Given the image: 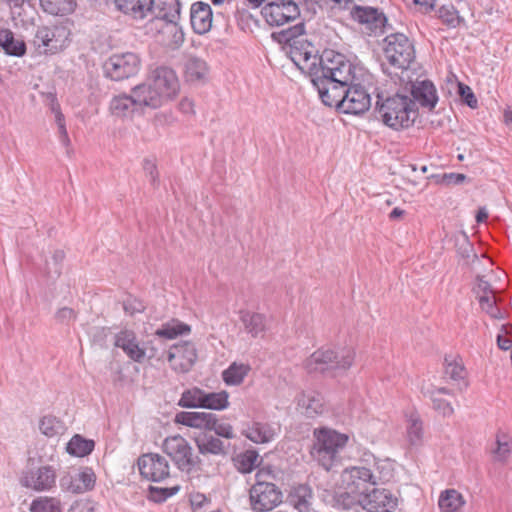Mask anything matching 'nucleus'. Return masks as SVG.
Masks as SVG:
<instances>
[{
	"instance_id": "72a5a7b5",
	"label": "nucleus",
	"mask_w": 512,
	"mask_h": 512,
	"mask_svg": "<svg viewBox=\"0 0 512 512\" xmlns=\"http://www.w3.org/2000/svg\"><path fill=\"white\" fill-rule=\"evenodd\" d=\"M312 498V489L306 484L294 487L289 495L291 505L299 512H308L310 510Z\"/></svg>"
},
{
	"instance_id": "4c0bfd02",
	"label": "nucleus",
	"mask_w": 512,
	"mask_h": 512,
	"mask_svg": "<svg viewBox=\"0 0 512 512\" xmlns=\"http://www.w3.org/2000/svg\"><path fill=\"white\" fill-rule=\"evenodd\" d=\"M93 440L85 439L81 435H74L67 444V452L70 455L84 457L89 455L94 449Z\"/></svg>"
},
{
	"instance_id": "b1692460",
	"label": "nucleus",
	"mask_w": 512,
	"mask_h": 512,
	"mask_svg": "<svg viewBox=\"0 0 512 512\" xmlns=\"http://www.w3.org/2000/svg\"><path fill=\"white\" fill-rule=\"evenodd\" d=\"M282 502V493L269 481L258 479V512L270 511Z\"/></svg>"
},
{
	"instance_id": "4468645a",
	"label": "nucleus",
	"mask_w": 512,
	"mask_h": 512,
	"mask_svg": "<svg viewBox=\"0 0 512 512\" xmlns=\"http://www.w3.org/2000/svg\"><path fill=\"white\" fill-rule=\"evenodd\" d=\"M351 17L371 34L377 35L385 32L387 17L378 8L356 5L351 10Z\"/></svg>"
},
{
	"instance_id": "9d476101",
	"label": "nucleus",
	"mask_w": 512,
	"mask_h": 512,
	"mask_svg": "<svg viewBox=\"0 0 512 512\" xmlns=\"http://www.w3.org/2000/svg\"><path fill=\"white\" fill-rule=\"evenodd\" d=\"M140 69V58L136 53L113 54L104 64L105 74L115 81L132 77Z\"/></svg>"
},
{
	"instance_id": "49530a36",
	"label": "nucleus",
	"mask_w": 512,
	"mask_h": 512,
	"mask_svg": "<svg viewBox=\"0 0 512 512\" xmlns=\"http://www.w3.org/2000/svg\"><path fill=\"white\" fill-rule=\"evenodd\" d=\"M203 390L198 387L185 390L178 401L183 408H201Z\"/></svg>"
},
{
	"instance_id": "e433bc0d",
	"label": "nucleus",
	"mask_w": 512,
	"mask_h": 512,
	"mask_svg": "<svg viewBox=\"0 0 512 512\" xmlns=\"http://www.w3.org/2000/svg\"><path fill=\"white\" fill-rule=\"evenodd\" d=\"M362 496L352 490L336 492L333 497V505L342 510H351L357 505H361Z\"/></svg>"
},
{
	"instance_id": "5fc2aeb1",
	"label": "nucleus",
	"mask_w": 512,
	"mask_h": 512,
	"mask_svg": "<svg viewBox=\"0 0 512 512\" xmlns=\"http://www.w3.org/2000/svg\"><path fill=\"white\" fill-rule=\"evenodd\" d=\"M238 25L244 32L252 33L256 27V19L246 9L238 10L237 14Z\"/></svg>"
},
{
	"instance_id": "3c124183",
	"label": "nucleus",
	"mask_w": 512,
	"mask_h": 512,
	"mask_svg": "<svg viewBox=\"0 0 512 512\" xmlns=\"http://www.w3.org/2000/svg\"><path fill=\"white\" fill-rule=\"evenodd\" d=\"M280 432V424L276 421L258 423V443H268Z\"/></svg>"
},
{
	"instance_id": "9b49d317",
	"label": "nucleus",
	"mask_w": 512,
	"mask_h": 512,
	"mask_svg": "<svg viewBox=\"0 0 512 512\" xmlns=\"http://www.w3.org/2000/svg\"><path fill=\"white\" fill-rule=\"evenodd\" d=\"M261 15L270 26H281L300 16V7L295 0H274L261 8Z\"/></svg>"
},
{
	"instance_id": "aec40b11",
	"label": "nucleus",
	"mask_w": 512,
	"mask_h": 512,
	"mask_svg": "<svg viewBox=\"0 0 512 512\" xmlns=\"http://www.w3.org/2000/svg\"><path fill=\"white\" fill-rule=\"evenodd\" d=\"M114 345L122 349L126 356L134 362L142 363L146 358V349L132 330L123 329L118 332L115 335Z\"/></svg>"
},
{
	"instance_id": "680f3d73",
	"label": "nucleus",
	"mask_w": 512,
	"mask_h": 512,
	"mask_svg": "<svg viewBox=\"0 0 512 512\" xmlns=\"http://www.w3.org/2000/svg\"><path fill=\"white\" fill-rule=\"evenodd\" d=\"M124 311L129 315H134L135 313L143 312L145 306L143 303L137 299H127L123 304Z\"/></svg>"
},
{
	"instance_id": "bb28decb",
	"label": "nucleus",
	"mask_w": 512,
	"mask_h": 512,
	"mask_svg": "<svg viewBox=\"0 0 512 512\" xmlns=\"http://www.w3.org/2000/svg\"><path fill=\"white\" fill-rule=\"evenodd\" d=\"M297 406L301 413L313 418L325 410L324 398L317 391L302 392L297 399Z\"/></svg>"
},
{
	"instance_id": "39448f33",
	"label": "nucleus",
	"mask_w": 512,
	"mask_h": 512,
	"mask_svg": "<svg viewBox=\"0 0 512 512\" xmlns=\"http://www.w3.org/2000/svg\"><path fill=\"white\" fill-rule=\"evenodd\" d=\"M383 55L389 67L382 64L383 71L389 75L407 70L415 60L412 41L403 33H391L383 39Z\"/></svg>"
},
{
	"instance_id": "c85d7f7f",
	"label": "nucleus",
	"mask_w": 512,
	"mask_h": 512,
	"mask_svg": "<svg viewBox=\"0 0 512 512\" xmlns=\"http://www.w3.org/2000/svg\"><path fill=\"white\" fill-rule=\"evenodd\" d=\"M423 394L430 398L433 404V409L444 417L451 416L454 413L451 402L444 398V395L453 396L451 390L445 387H432L424 390Z\"/></svg>"
},
{
	"instance_id": "69168bd1",
	"label": "nucleus",
	"mask_w": 512,
	"mask_h": 512,
	"mask_svg": "<svg viewBox=\"0 0 512 512\" xmlns=\"http://www.w3.org/2000/svg\"><path fill=\"white\" fill-rule=\"evenodd\" d=\"M143 168H144L146 174L150 176L151 184L155 185L156 182H157V179H158V173H157L156 165L152 161H150V160H145Z\"/></svg>"
},
{
	"instance_id": "7ed1b4c3",
	"label": "nucleus",
	"mask_w": 512,
	"mask_h": 512,
	"mask_svg": "<svg viewBox=\"0 0 512 512\" xmlns=\"http://www.w3.org/2000/svg\"><path fill=\"white\" fill-rule=\"evenodd\" d=\"M376 107L383 124L396 131L411 127L419 115L414 100L400 91L386 98L378 95Z\"/></svg>"
},
{
	"instance_id": "412c9836",
	"label": "nucleus",
	"mask_w": 512,
	"mask_h": 512,
	"mask_svg": "<svg viewBox=\"0 0 512 512\" xmlns=\"http://www.w3.org/2000/svg\"><path fill=\"white\" fill-rule=\"evenodd\" d=\"M410 97L428 110H432L438 101V96L434 84L430 80H422L410 83Z\"/></svg>"
},
{
	"instance_id": "a18cd8bd",
	"label": "nucleus",
	"mask_w": 512,
	"mask_h": 512,
	"mask_svg": "<svg viewBox=\"0 0 512 512\" xmlns=\"http://www.w3.org/2000/svg\"><path fill=\"white\" fill-rule=\"evenodd\" d=\"M233 462L239 472L250 473L256 467V451L247 450L239 453L233 458Z\"/></svg>"
},
{
	"instance_id": "603ef678",
	"label": "nucleus",
	"mask_w": 512,
	"mask_h": 512,
	"mask_svg": "<svg viewBox=\"0 0 512 512\" xmlns=\"http://www.w3.org/2000/svg\"><path fill=\"white\" fill-rule=\"evenodd\" d=\"M65 259V253L63 250H55L50 260L46 261L47 274L52 277H59L61 274L62 263Z\"/></svg>"
},
{
	"instance_id": "bf43d9fd",
	"label": "nucleus",
	"mask_w": 512,
	"mask_h": 512,
	"mask_svg": "<svg viewBox=\"0 0 512 512\" xmlns=\"http://www.w3.org/2000/svg\"><path fill=\"white\" fill-rule=\"evenodd\" d=\"M77 313L69 307L60 308L56 314L55 319L61 324H70L76 320Z\"/></svg>"
},
{
	"instance_id": "c9c22d12",
	"label": "nucleus",
	"mask_w": 512,
	"mask_h": 512,
	"mask_svg": "<svg viewBox=\"0 0 512 512\" xmlns=\"http://www.w3.org/2000/svg\"><path fill=\"white\" fill-rule=\"evenodd\" d=\"M229 395L226 391L206 392L203 390L201 408L210 410H223L229 405Z\"/></svg>"
},
{
	"instance_id": "774afa93",
	"label": "nucleus",
	"mask_w": 512,
	"mask_h": 512,
	"mask_svg": "<svg viewBox=\"0 0 512 512\" xmlns=\"http://www.w3.org/2000/svg\"><path fill=\"white\" fill-rule=\"evenodd\" d=\"M497 344L501 350L507 351L512 347V338L503 335H498Z\"/></svg>"
},
{
	"instance_id": "052dcab7",
	"label": "nucleus",
	"mask_w": 512,
	"mask_h": 512,
	"mask_svg": "<svg viewBox=\"0 0 512 512\" xmlns=\"http://www.w3.org/2000/svg\"><path fill=\"white\" fill-rule=\"evenodd\" d=\"M275 473L276 468L274 466L265 464L263 459L258 462V479L266 481L274 479Z\"/></svg>"
},
{
	"instance_id": "2eb2a0df",
	"label": "nucleus",
	"mask_w": 512,
	"mask_h": 512,
	"mask_svg": "<svg viewBox=\"0 0 512 512\" xmlns=\"http://www.w3.org/2000/svg\"><path fill=\"white\" fill-rule=\"evenodd\" d=\"M147 79L166 101L174 98L179 91L177 75L169 67L160 66L155 68Z\"/></svg>"
},
{
	"instance_id": "f704fd0d",
	"label": "nucleus",
	"mask_w": 512,
	"mask_h": 512,
	"mask_svg": "<svg viewBox=\"0 0 512 512\" xmlns=\"http://www.w3.org/2000/svg\"><path fill=\"white\" fill-rule=\"evenodd\" d=\"M438 504L441 512H459L465 501L458 491L448 489L441 493Z\"/></svg>"
},
{
	"instance_id": "8fccbe9b",
	"label": "nucleus",
	"mask_w": 512,
	"mask_h": 512,
	"mask_svg": "<svg viewBox=\"0 0 512 512\" xmlns=\"http://www.w3.org/2000/svg\"><path fill=\"white\" fill-rule=\"evenodd\" d=\"M438 17L445 25L451 28H456L461 22L459 12L452 4L442 5L438 10Z\"/></svg>"
},
{
	"instance_id": "0e129e2a",
	"label": "nucleus",
	"mask_w": 512,
	"mask_h": 512,
	"mask_svg": "<svg viewBox=\"0 0 512 512\" xmlns=\"http://www.w3.org/2000/svg\"><path fill=\"white\" fill-rule=\"evenodd\" d=\"M241 321H242L245 329L248 332H250V333L254 332V330L256 329V322H255V315L253 313L242 311L241 312Z\"/></svg>"
},
{
	"instance_id": "dca6fc26",
	"label": "nucleus",
	"mask_w": 512,
	"mask_h": 512,
	"mask_svg": "<svg viewBox=\"0 0 512 512\" xmlns=\"http://www.w3.org/2000/svg\"><path fill=\"white\" fill-rule=\"evenodd\" d=\"M95 483L96 475L90 467H83L74 473L68 472L60 478L62 490L77 494L91 491Z\"/></svg>"
},
{
	"instance_id": "473e14b6",
	"label": "nucleus",
	"mask_w": 512,
	"mask_h": 512,
	"mask_svg": "<svg viewBox=\"0 0 512 512\" xmlns=\"http://www.w3.org/2000/svg\"><path fill=\"white\" fill-rule=\"evenodd\" d=\"M0 47L5 54L14 57H22L26 54V43L16 37L10 29H0Z\"/></svg>"
},
{
	"instance_id": "f03ea898",
	"label": "nucleus",
	"mask_w": 512,
	"mask_h": 512,
	"mask_svg": "<svg viewBox=\"0 0 512 512\" xmlns=\"http://www.w3.org/2000/svg\"><path fill=\"white\" fill-rule=\"evenodd\" d=\"M303 35V23H298L278 33H272L273 39L277 42L289 44L292 61L299 69L309 74L313 86L317 88V82L324 80L328 76V73L324 70V68H326V63H324L326 54H342L334 50L326 49L318 56L315 47L310 42L300 38Z\"/></svg>"
},
{
	"instance_id": "58836bf2",
	"label": "nucleus",
	"mask_w": 512,
	"mask_h": 512,
	"mask_svg": "<svg viewBox=\"0 0 512 512\" xmlns=\"http://www.w3.org/2000/svg\"><path fill=\"white\" fill-rule=\"evenodd\" d=\"M43 9L52 15H67L76 8L75 0H40Z\"/></svg>"
},
{
	"instance_id": "37998d69",
	"label": "nucleus",
	"mask_w": 512,
	"mask_h": 512,
	"mask_svg": "<svg viewBox=\"0 0 512 512\" xmlns=\"http://www.w3.org/2000/svg\"><path fill=\"white\" fill-rule=\"evenodd\" d=\"M189 332L190 327L187 324H184L178 320H172L163 324L161 328L157 329L155 335L161 338L174 339L179 335L187 334Z\"/></svg>"
},
{
	"instance_id": "0eeeda50",
	"label": "nucleus",
	"mask_w": 512,
	"mask_h": 512,
	"mask_svg": "<svg viewBox=\"0 0 512 512\" xmlns=\"http://www.w3.org/2000/svg\"><path fill=\"white\" fill-rule=\"evenodd\" d=\"M70 34L66 23L39 26L32 42L39 53L55 54L68 45Z\"/></svg>"
},
{
	"instance_id": "a211bd4d",
	"label": "nucleus",
	"mask_w": 512,
	"mask_h": 512,
	"mask_svg": "<svg viewBox=\"0 0 512 512\" xmlns=\"http://www.w3.org/2000/svg\"><path fill=\"white\" fill-rule=\"evenodd\" d=\"M167 359L175 371L188 372L197 359L196 348L187 341L175 344L169 349Z\"/></svg>"
},
{
	"instance_id": "a878e982",
	"label": "nucleus",
	"mask_w": 512,
	"mask_h": 512,
	"mask_svg": "<svg viewBox=\"0 0 512 512\" xmlns=\"http://www.w3.org/2000/svg\"><path fill=\"white\" fill-rule=\"evenodd\" d=\"M175 422L184 426L211 431L215 423V414L211 412H178Z\"/></svg>"
},
{
	"instance_id": "ddd939ff",
	"label": "nucleus",
	"mask_w": 512,
	"mask_h": 512,
	"mask_svg": "<svg viewBox=\"0 0 512 512\" xmlns=\"http://www.w3.org/2000/svg\"><path fill=\"white\" fill-rule=\"evenodd\" d=\"M483 278V276L478 275L476 278L477 284L473 288L480 308L493 319H503L505 312L499 307L501 298L491 287L490 283Z\"/></svg>"
},
{
	"instance_id": "423d86ee",
	"label": "nucleus",
	"mask_w": 512,
	"mask_h": 512,
	"mask_svg": "<svg viewBox=\"0 0 512 512\" xmlns=\"http://www.w3.org/2000/svg\"><path fill=\"white\" fill-rule=\"evenodd\" d=\"M354 350L349 347L333 349H319L315 351L305 362V368L309 373L332 370H346L354 361Z\"/></svg>"
},
{
	"instance_id": "1a4fd4ad",
	"label": "nucleus",
	"mask_w": 512,
	"mask_h": 512,
	"mask_svg": "<svg viewBox=\"0 0 512 512\" xmlns=\"http://www.w3.org/2000/svg\"><path fill=\"white\" fill-rule=\"evenodd\" d=\"M162 448L181 471L190 472L199 462L189 442L180 435L167 437L163 441Z\"/></svg>"
},
{
	"instance_id": "09e8293b",
	"label": "nucleus",
	"mask_w": 512,
	"mask_h": 512,
	"mask_svg": "<svg viewBox=\"0 0 512 512\" xmlns=\"http://www.w3.org/2000/svg\"><path fill=\"white\" fill-rule=\"evenodd\" d=\"M407 437L411 445L421 444L423 439V426L418 416L411 415L407 425Z\"/></svg>"
},
{
	"instance_id": "338daca9",
	"label": "nucleus",
	"mask_w": 512,
	"mask_h": 512,
	"mask_svg": "<svg viewBox=\"0 0 512 512\" xmlns=\"http://www.w3.org/2000/svg\"><path fill=\"white\" fill-rule=\"evenodd\" d=\"M179 109L184 114H193L194 103L190 98L185 97L179 102Z\"/></svg>"
},
{
	"instance_id": "393cba45",
	"label": "nucleus",
	"mask_w": 512,
	"mask_h": 512,
	"mask_svg": "<svg viewBox=\"0 0 512 512\" xmlns=\"http://www.w3.org/2000/svg\"><path fill=\"white\" fill-rule=\"evenodd\" d=\"M195 444L203 456H226L228 447L222 440L207 432H201L195 437Z\"/></svg>"
},
{
	"instance_id": "e2e57ef3",
	"label": "nucleus",
	"mask_w": 512,
	"mask_h": 512,
	"mask_svg": "<svg viewBox=\"0 0 512 512\" xmlns=\"http://www.w3.org/2000/svg\"><path fill=\"white\" fill-rule=\"evenodd\" d=\"M68 512H95L94 505L88 500L75 501Z\"/></svg>"
},
{
	"instance_id": "5701e85b",
	"label": "nucleus",
	"mask_w": 512,
	"mask_h": 512,
	"mask_svg": "<svg viewBox=\"0 0 512 512\" xmlns=\"http://www.w3.org/2000/svg\"><path fill=\"white\" fill-rule=\"evenodd\" d=\"M213 13L211 6L203 1H197L190 8V23L197 34H205L212 27Z\"/></svg>"
},
{
	"instance_id": "20e7f679",
	"label": "nucleus",
	"mask_w": 512,
	"mask_h": 512,
	"mask_svg": "<svg viewBox=\"0 0 512 512\" xmlns=\"http://www.w3.org/2000/svg\"><path fill=\"white\" fill-rule=\"evenodd\" d=\"M313 438L310 450L313 460L326 471L340 465L342 452L349 440L348 435L328 427H321L314 429Z\"/></svg>"
},
{
	"instance_id": "de8ad7c7",
	"label": "nucleus",
	"mask_w": 512,
	"mask_h": 512,
	"mask_svg": "<svg viewBox=\"0 0 512 512\" xmlns=\"http://www.w3.org/2000/svg\"><path fill=\"white\" fill-rule=\"evenodd\" d=\"M61 502L53 497H40L35 499L30 507L31 512H61Z\"/></svg>"
},
{
	"instance_id": "cd10ccee",
	"label": "nucleus",
	"mask_w": 512,
	"mask_h": 512,
	"mask_svg": "<svg viewBox=\"0 0 512 512\" xmlns=\"http://www.w3.org/2000/svg\"><path fill=\"white\" fill-rule=\"evenodd\" d=\"M149 14L168 23H176L180 18L181 4L179 0H152Z\"/></svg>"
},
{
	"instance_id": "c756f323",
	"label": "nucleus",
	"mask_w": 512,
	"mask_h": 512,
	"mask_svg": "<svg viewBox=\"0 0 512 512\" xmlns=\"http://www.w3.org/2000/svg\"><path fill=\"white\" fill-rule=\"evenodd\" d=\"M184 75L190 83H204L208 79L209 67L203 59L191 56L185 62Z\"/></svg>"
},
{
	"instance_id": "6e6552de",
	"label": "nucleus",
	"mask_w": 512,
	"mask_h": 512,
	"mask_svg": "<svg viewBox=\"0 0 512 512\" xmlns=\"http://www.w3.org/2000/svg\"><path fill=\"white\" fill-rule=\"evenodd\" d=\"M390 477L389 471L376 475L370 469L362 466L348 467L341 474L345 489L352 490L361 496L368 492L369 485H375L378 481H388Z\"/></svg>"
},
{
	"instance_id": "6ab92c4d",
	"label": "nucleus",
	"mask_w": 512,
	"mask_h": 512,
	"mask_svg": "<svg viewBox=\"0 0 512 512\" xmlns=\"http://www.w3.org/2000/svg\"><path fill=\"white\" fill-rule=\"evenodd\" d=\"M21 483L36 491L49 490L56 483V470L49 465L31 469L24 474Z\"/></svg>"
},
{
	"instance_id": "79ce46f5",
	"label": "nucleus",
	"mask_w": 512,
	"mask_h": 512,
	"mask_svg": "<svg viewBox=\"0 0 512 512\" xmlns=\"http://www.w3.org/2000/svg\"><path fill=\"white\" fill-rule=\"evenodd\" d=\"M250 371V367L245 364L232 363L222 373V378L227 385H239Z\"/></svg>"
},
{
	"instance_id": "f3484780",
	"label": "nucleus",
	"mask_w": 512,
	"mask_h": 512,
	"mask_svg": "<svg viewBox=\"0 0 512 512\" xmlns=\"http://www.w3.org/2000/svg\"><path fill=\"white\" fill-rule=\"evenodd\" d=\"M361 506L368 512H393L397 498L387 489L373 488L362 496Z\"/></svg>"
},
{
	"instance_id": "2f4dec72",
	"label": "nucleus",
	"mask_w": 512,
	"mask_h": 512,
	"mask_svg": "<svg viewBox=\"0 0 512 512\" xmlns=\"http://www.w3.org/2000/svg\"><path fill=\"white\" fill-rule=\"evenodd\" d=\"M109 109L114 116L130 117L140 108L138 104H136L134 95L131 93L130 95L120 94L114 96L110 101Z\"/></svg>"
},
{
	"instance_id": "f257e3e1",
	"label": "nucleus",
	"mask_w": 512,
	"mask_h": 512,
	"mask_svg": "<svg viewBox=\"0 0 512 512\" xmlns=\"http://www.w3.org/2000/svg\"><path fill=\"white\" fill-rule=\"evenodd\" d=\"M328 76L317 82L322 103L342 109L346 114H362L371 106L367 91L356 81L363 75L362 67L355 65L345 55L327 53L325 56Z\"/></svg>"
},
{
	"instance_id": "7c9ffc66",
	"label": "nucleus",
	"mask_w": 512,
	"mask_h": 512,
	"mask_svg": "<svg viewBox=\"0 0 512 512\" xmlns=\"http://www.w3.org/2000/svg\"><path fill=\"white\" fill-rule=\"evenodd\" d=\"M152 0H115L116 8L133 19H143L149 15Z\"/></svg>"
},
{
	"instance_id": "f8f14e48",
	"label": "nucleus",
	"mask_w": 512,
	"mask_h": 512,
	"mask_svg": "<svg viewBox=\"0 0 512 512\" xmlns=\"http://www.w3.org/2000/svg\"><path fill=\"white\" fill-rule=\"evenodd\" d=\"M141 476L149 481L161 482L170 476L167 459L158 453H146L137 461Z\"/></svg>"
},
{
	"instance_id": "4be33fe9",
	"label": "nucleus",
	"mask_w": 512,
	"mask_h": 512,
	"mask_svg": "<svg viewBox=\"0 0 512 512\" xmlns=\"http://www.w3.org/2000/svg\"><path fill=\"white\" fill-rule=\"evenodd\" d=\"M131 93L134 95L136 104L140 109L144 107L157 109L167 102L148 79L133 87Z\"/></svg>"
},
{
	"instance_id": "4d7b16f0",
	"label": "nucleus",
	"mask_w": 512,
	"mask_h": 512,
	"mask_svg": "<svg viewBox=\"0 0 512 512\" xmlns=\"http://www.w3.org/2000/svg\"><path fill=\"white\" fill-rule=\"evenodd\" d=\"M211 431H214L217 436L226 439H232L235 436L233 427L229 423L219 422L216 415L215 423L213 424V427H211Z\"/></svg>"
},
{
	"instance_id": "864d4df0",
	"label": "nucleus",
	"mask_w": 512,
	"mask_h": 512,
	"mask_svg": "<svg viewBox=\"0 0 512 512\" xmlns=\"http://www.w3.org/2000/svg\"><path fill=\"white\" fill-rule=\"evenodd\" d=\"M179 491V487H171V488H159V487H150L149 489V498L157 503H161L166 501L169 497L175 495Z\"/></svg>"
},
{
	"instance_id": "a19ab883",
	"label": "nucleus",
	"mask_w": 512,
	"mask_h": 512,
	"mask_svg": "<svg viewBox=\"0 0 512 512\" xmlns=\"http://www.w3.org/2000/svg\"><path fill=\"white\" fill-rule=\"evenodd\" d=\"M512 451V438L503 433L496 436V447L492 450L494 461L504 463L508 460Z\"/></svg>"
},
{
	"instance_id": "ea45409f",
	"label": "nucleus",
	"mask_w": 512,
	"mask_h": 512,
	"mask_svg": "<svg viewBox=\"0 0 512 512\" xmlns=\"http://www.w3.org/2000/svg\"><path fill=\"white\" fill-rule=\"evenodd\" d=\"M39 429L47 437H56L62 435L66 427L64 423L53 415H46L39 422Z\"/></svg>"
},
{
	"instance_id": "c03bdc74",
	"label": "nucleus",
	"mask_w": 512,
	"mask_h": 512,
	"mask_svg": "<svg viewBox=\"0 0 512 512\" xmlns=\"http://www.w3.org/2000/svg\"><path fill=\"white\" fill-rule=\"evenodd\" d=\"M445 375L453 381L464 380L466 371L462 359L457 356L445 358Z\"/></svg>"
},
{
	"instance_id": "6e6d98bb",
	"label": "nucleus",
	"mask_w": 512,
	"mask_h": 512,
	"mask_svg": "<svg viewBox=\"0 0 512 512\" xmlns=\"http://www.w3.org/2000/svg\"><path fill=\"white\" fill-rule=\"evenodd\" d=\"M457 253L463 260H465L466 264L474 262L478 259L477 254L474 252L473 246L470 244L466 237L461 243L458 244Z\"/></svg>"
},
{
	"instance_id": "13d9d810",
	"label": "nucleus",
	"mask_w": 512,
	"mask_h": 512,
	"mask_svg": "<svg viewBox=\"0 0 512 512\" xmlns=\"http://www.w3.org/2000/svg\"><path fill=\"white\" fill-rule=\"evenodd\" d=\"M458 93L469 107H477V99L469 86L458 83Z\"/></svg>"
}]
</instances>
